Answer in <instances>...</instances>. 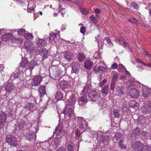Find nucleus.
Masks as SVG:
<instances>
[{
    "label": "nucleus",
    "instance_id": "f704fd0d",
    "mask_svg": "<svg viewBox=\"0 0 151 151\" xmlns=\"http://www.w3.org/2000/svg\"><path fill=\"white\" fill-rule=\"evenodd\" d=\"M27 102H29V100H30V98H27ZM29 109L32 111H33L34 110H35L36 108V106L35 105H33L31 103L30 104L29 103Z\"/></svg>",
    "mask_w": 151,
    "mask_h": 151
},
{
    "label": "nucleus",
    "instance_id": "09e8293b",
    "mask_svg": "<svg viewBox=\"0 0 151 151\" xmlns=\"http://www.w3.org/2000/svg\"><path fill=\"white\" fill-rule=\"evenodd\" d=\"M90 19L93 23H96L97 22L96 18L94 17L93 15L90 16Z\"/></svg>",
    "mask_w": 151,
    "mask_h": 151
},
{
    "label": "nucleus",
    "instance_id": "4d7b16f0",
    "mask_svg": "<svg viewBox=\"0 0 151 151\" xmlns=\"http://www.w3.org/2000/svg\"><path fill=\"white\" fill-rule=\"evenodd\" d=\"M129 21L132 23L137 24L138 23V21L134 18L130 19H129Z\"/></svg>",
    "mask_w": 151,
    "mask_h": 151
},
{
    "label": "nucleus",
    "instance_id": "6e6d98bb",
    "mask_svg": "<svg viewBox=\"0 0 151 151\" xmlns=\"http://www.w3.org/2000/svg\"><path fill=\"white\" fill-rule=\"evenodd\" d=\"M81 13L84 15H86L88 12L87 9L84 8L81 9Z\"/></svg>",
    "mask_w": 151,
    "mask_h": 151
},
{
    "label": "nucleus",
    "instance_id": "cd10ccee",
    "mask_svg": "<svg viewBox=\"0 0 151 151\" xmlns=\"http://www.w3.org/2000/svg\"><path fill=\"white\" fill-rule=\"evenodd\" d=\"M29 64V62L27 59H22V61L20 64V66L23 68L26 67L27 65Z\"/></svg>",
    "mask_w": 151,
    "mask_h": 151
},
{
    "label": "nucleus",
    "instance_id": "bf43d9fd",
    "mask_svg": "<svg viewBox=\"0 0 151 151\" xmlns=\"http://www.w3.org/2000/svg\"><path fill=\"white\" fill-rule=\"evenodd\" d=\"M78 104L79 106H83L84 105L86 104L87 102H85L84 101H80V100H79V99H78Z\"/></svg>",
    "mask_w": 151,
    "mask_h": 151
},
{
    "label": "nucleus",
    "instance_id": "aec40b11",
    "mask_svg": "<svg viewBox=\"0 0 151 151\" xmlns=\"http://www.w3.org/2000/svg\"><path fill=\"white\" fill-rule=\"evenodd\" d=\"M12 37V36L11 33H7L3 34L2 35L1 39L2 41H6Z\"/></svg>",
    "mask_w": 151,
    "mask_h": 151
},
{
    "label": "nucleus",
    "instance_id": "473e14b6",
    "mask_svg": "<svg viewBox=\"0 0 151 151\" xmlns=\"http://www.w3.org/2000/svg\"><path fill=\"white\" fill-rule=\"evenodd\" d=\"M118 147H120L121 149L125 150L126 149V146L123 143V140L121 139L118 142Z\"/></svg>",
    "mask_w": 151,
    "mask_h": 151
},
{
    "label": "nucleus",
    "instance_id": "39448f33",
    "mask_svg": "<svg viewBox=\"0 0 151 151\" xmlns=\"http://www.w3.org/2000/svg\"><path fill=\"white\" fill-rule=\"evenodd\" d=\"M132 146L136 151H142L144 148L143 144L138 141L133 142Z\"/></svg>",
    "mask_w": 151,
    "mask_h": 151
},
{
    "label": "nucleus",
    "instance_id": "a18cd8bd",
    "mask_svg": "<svg viewBox=\"0 0 151 151\" xmlns=\"http://www.w3.org/2000/svg\"><path fill=\"white\" fill-rule=\"evenodd\" d=\"M98 69L100 71L104 72L106 71L107 69L104 66H99L98 67Z\"/></svg>",
    "mask_w": 151,
    "mask_h": 151
},
{
    "label": "nucleus",
    "instance_id": "7ed1b4c3",
    "mask_svg": "<svg viewBox=\"0 0 151 151\" xmlns=\"http://www.w3.org/2000/svg\"><path fill=\"white\" fill-rule=\"evenodd\" d=\"M73 109L70 104L66 105L65 109L63 110V112L64 114H62L63 117L65 118L66 116H68L69 117L71 116V114L73 113Z\"/></svg>",
    "mask_w": 151,
    "mask_h": 151
},
{
    "label": "nucleus",
    "instance_id": "8fccbe9b",
    "mask_svg": "<svg viewBox=\"0 0 151 151\" xmlns=\"http://www.w3.org/2000/svg\"><path fill=\"white\" fill-rule=\"evenodd\" d=\"M123 136L122 134L120 132H117L115 135V138L116 139H118L119 138Z\"/></svg>",
    "mask_w": 151,
    "mask_h": 151
},
{
    "label": "nucleus",
    "instance_id": "774afa93",
    "mask_svg": "<svg viewBox=\"0 0 151 151\" xmlns=\"http://www.w3.org/2000/svg\"><path fill=\"white\" fill-rule=\"evenodd\" d=\"M13 78L15 79L18 78H19V73L14 74L13 75Z\"/></svg>",
    "mask_w": 151,
    "mask_h": 151
},
{
    "label": "nucleus",
    "instance_id": "a19ab883",
    "mask_svg": "<svg viewBox=\"0 0 151 151\" xmlns=\"http://www.w3.org/2000/svg\"><path fill=\"white\" fill-rule=\"evenodd\" d=\"M79 100H80V101H84L85 102H87V101H88V98H87V95H83L81 97H80L78 99Z\"/></svg>",
    "mask_w": 151,
    "mask_h": 151
},
{
    "label": "nucleus",
    "instance_id": "423d86ee",
    "mask_svg": "<svg viewBox=\"0 0 151 151\" xmlns=\"http://www.w3.org/2000/svg\"><path fill=\"white\" fill-rule=\"evenodd\" d=\"M35 54H38L42 56V59L44 60L48 56V51L45 48H42L39 50L37 49V53Z\"/></svg>",
    "mask_w": 151,
    "mask_h": 151
},
{
    "label": "nucleus",
    "instance_id": "37998d69",
    "mask_svg": "<svg viewBox=\"0 0 151 151\" xmlns=\"http://www.w3.org/2000/svg\"><path fill=\"white\" fill-rule=\"evenodd\" d=\"M104 40L106 41L108 43L109 46L112 47L114 46L113 44L111 42V39L108 37H106L104 38Z\"/></svg>",
    "mask_w": 151,
    "mask_h": 151
},
{
    "label": "nucleus",
    "instance_id": "412c9836",
    "mask_svg": "<svg viewBox=\"0 0 151 151\" xmlns=\"http://www.w3.org/2000/svg\"><path fill=\"white\" fill-rule=\"evenodd\" d=\"M64 97L63 93L60 91H57L55 94V98L58 100H61Z\"/></svg>",
    "mask_w": 151,
    "mask_h": 151
},
{
    "label": "nucleus",
    "instance_id": "72a5a7b5",
    "mask_svg": "<svg viewBox=\"0 0 151 151\" xmlns=\"http://www.w3.org/2000/svg\"><path fill=\"white\" fill-rule=\"evenodd\" d=\"M91 86L90 84L88 83L84 87L82 91V92L83 94L86 93L89 89L91 88Z\"/></svg>",
    "mask_w": 151,
    "mask_h": 151
},
{
    "label": "nucleus",
    "instance_id": "f03ea898",
    "mask_svg": "<svg viewBox=\"0 0 151 151\" xmlns=\"http://www.w3.org/2000/svg\"><path fill=\"white\" fill-rule=\"evenodd\" d=\"M6 142L12 146L15 147L18 145L17 139L13 135L7 136L6 138Z\"/></svg>",
    "mask_w": 151,
    "mask_h": 151
},
{
    "label": "nucleus",
    "instance_id": "c85d7f7f",
    "mask_svg": "<svg viewBox=\"0 0 151 151\" xmlns=\"http://www.w3.org/2000/svg\"><path fill=\"white\" fill-rule=\"evenodd\" d=\"M75 148L74 145L73 143L71 142L67 146V151H74Z\"/></svg>",
    "mask_w": 151,
    "mask_h": 151
},
{
    "label": "nucleus",
    "instance_id": "69168bd1",
    "mask_svg": "<svg viewBox=\"0 0 151 151\" xmlns=\"http://www.w3.org/2000/svg\"><path fill=\"white\" fill-rule=\"evenodd\" d=\"M5 121L0 120V129L2 128L5 124Z\"/></svg>",
    "mask_w": 151,
    "mask_h": 151
},
{
    "label": "nucleus",
    "instance_id": "bb28decb",
    "mask_svg": "<svg viewBox=\"0 0 151 151\" xmlns=\"http://www.w3.org/2000/svg\"><path fill=\"white\" fill-rule=\"evenodd\" d=\"M77 98L76 97V96L73 93H72L71 96L70 97V105H73L76 102Z\"/></svg>",
    "mask_w": 151,
    "mask_h": 151
},
{
    "label": "nucleus",
    "instance_id": "3c124183",
    "mask_svg": "<svg viewBox=\"0 0 151 151\" xmlns=\"http://www.w3.org/2000/svg\"><path fill=\"white\" fill-rule=\"evenodd\" d=\"M17 33L19 35H23L25 32V30L23 29H19L17 31Z\"/></svg>",
    "mask_w": 151,
    "mask_h": 151
},
{
    "label": "nucleus",
    "instance_id": "052dcab7",
    "mask_svg": "<svg viewBox=\"0 0 151 151\" xmlns=\"http://www.w3.org/2000/svg\"><path fill=\"white\" fill-rule=\"evenodd\" d=\"M86 31V28L84 27H82L80 29V32L83 34H84Z\"/></svg>",
    "mask_w": 151,
    "mask_h": 151
},
{
    "label": "nucleus",
    "instance_id": "680f3d73",
    "mask_svg": "<svg viewBox=\"0 0 151 151\" xmlns=\"http://www.w3.org/2000/svg\"><path fill=\"white\" fill-rule=\"evenodd\" d=\"M118 67V65L117 64L115 63L112 64L111 65V68L112 69H115L117 68Z\"/></svg>",
    "mask_w": 151,
    "mask_h": 151
},
{
    "label": "nucleus",
    "instance_id": "f3484780",
    "mask_svg": "<svg viewBox=\"0 0 151 151\" xmlns=\"http://www.w3.org/2000/svg\"><path fill=\"white\" fill-rule=\"evenodd\" d=\"M39 92L40 97H43L46 93L45 86L44 85L40 86Z\"/></svg>",
    "mask_w": 151,
    "mask_h": 151
},
{
    "label": "nucleus",
    "instance_id": "13d9d810",
    "mask_svg": "<svg viewBox=\"0 0 151 151\" xmlns=\"http://www.w3.org/2000/svg\"><path fill=\"white\" fill-rule=\"evenodd\" d=\"M75 134L76 137H79L81 134V132L80 130L78 129L76 130L75 132Z\"/></svg>",
    "mask_w": 151,
    "mask_h": 151
},
{
    "label": "nucleus",
    "instance_id": "a878e982",
    "mask_svg": "<svg viewBox=\"0 0 151 151\" xmlns=\"http://www.w3.org/2000/svg\"><path fill=\"white\" fill-rule=\"evenodd\" d=\"M46 43V42L43 39H39L37 41V44L38 46L40 47L44 46Z\"/></svg>",
    "mask_w": 151,
    "mask_h": 151
},
{
    "label": "nucleus",
    "instance_id": "a211bd4d",
    "mask_svg": "<svg viewBox=\"0 0 151 151\" xmlns=\"http://www.w3.org/2000/svg\"><path fill=\"white\" fill-rule=\"evenodd\" d=\"M64 54L65 58L68 60H72L73 58V55L69 52L65 51Z\"/></svg>",
    "mask_w": 151,
    "mask_h": 151
},
{
    "label": "nucleus",
    "instance_id": "9d476101",
    "mask_svg": "<svg viewBox=\"0 0 151 151\" xmlns=\"http://www.w3.org/2000/svg\"><path fill=\"white\" fill-rule=\"evenodd\" d=\"M115 41L119 44L121 45L124 47L127 46L128 45L127 43L125 42L124 39L122 37H117L115 39Z\"/></svg>",
    "mask_w": 151,
    "mask_h": 151
},
{
    "label": "nucleus",
    "instance_id": "58836bf2",
    "mask_svg": "<svg viewBox=\"0 0 151 151\" xmlns=\"http://www.w3.org/2000/svg\"><path fill=\"white\" fill-rule=\"evenodd\" d=\"M62 127L61 125H58L57 127L55 129V132L57 134H59L62 132Z\"/></svg>",
    "mask_w": 151,
    "mask_h": 151
},
{
    "label": "nucleus",
    "instance_id": "20e7f679",
    "mask_svg": "<svg viewBox=\"0 0 151 151\" xmlns=\"http://www.w3.org/2000/svg\"><path fill=\"white\" fill-rule=\"evenodd\" d=\"M98 94V92L92 90L89 92L88 94V101H95L99 97Z\"/></svg>",
    "mask_w": 151,
    "mask_h": 151
},
{
    "label": "nucleus",
    "instance_id": "0eeeda50",
    "mask_svg": "<svg viewBox=\"0 0 151 151\" xmlns=\"http://www.w3.org/2000/svg\"><path fill=\"white\" fill-rule=\"evenodd\" d=\"M141 132V129L139 127H136L133 129L132 133L131 134V137L133 140L135 139L139 136Z\"/></svg>",
    "mask_w": 151,
    "mask_h": 151
},
{
    "label": "nucleus",
    "instance_id": "4c0bfd02",
    "mask_svg": "<svg viewBox=\"0 0 151 151\" xmlns=\"http://www.w3.org/2000/svg\"><path fill=\"white\" fill-rule=\"evenodd\" d=\"M78 60L80 62L83 61L85 59V57L84 55L81 53H79L78 55Z\"/></svg>",
    "mask_w": 151,
    "mask_h": 151
},
{
    "label": "nucleus",
    "instance_id": "dca6fc26",
    "mask_svg": "<svg viewBox=\"0 0 151 151\" xmlns=\"http://www.w3.org/2000/svg\"><path fill=\"white\" fill-rule=\"evenodd\" d=\"M142 95L145 98H147L151 95L150 91L147 89H143L142 92Z\"/></svg>",
    "mask_w": 151,
    "mask_h": 151
},
{
    "label": "nucleus",
    "instance_id": "de8ad7c7",
    "mask_svg": "<svg viewBox=\"0 0 151 151\" xmlns=\"http://www.w3.org/2000/svg\"><path fill=\"white\" fill-rule=\"evenodd\" d=\"M57 111L59 115V117L60 118H63V117L62 114H64L63 112H62L63 110H62L60 108H59L57 109Z\"/></svg>",
    "mask_w": 151,
    "mask_h": 151
},
{
    "label": "nucleus",
    "instance_id": "ddd939ff",
    "mask_svg": "<svg viewBox=\"0 0 151 151\" xmlns=\"http://www.w3.org/2000/svg\"><path fill=\"white\" fill-rule=\"evenodd\" d=\"M14 84L11 82L7 83L5 88V90L6 92H10L14 88Z\"/></svg>",
    "mask_w": 151,
    "mask_h": 151
},
{
    "label": "nucleus",
    "instance_id": "864d4df0",
    "mask_svg": "<svg viewBox=\"0 0 151 151\" xmlns=\"http://www.w3.org/2000/svg\"><path fill=\"white\" fill-rule=\"evenodd\" d=\"M115 83L111 81L110 85V89L111 91H114L115 87Z\"/></svg>",
    "mask_w": 151,
    "mask_h": 151
},
{
    "label": "nucleus",
    "instance_id": "f8f14e48",
    "mask_svg": "<svg viewBox=\"0 0 151 151\" xmlns=\"http://www.w3.org/2000/svg\"><path fill=\"white\" fill-rule=\"evenodd\" d=\"M142 110L143 113L145 114L151 111V102L146 104L142 108Z\"/></svg>",
    "mask_w": 151,
    "mask_h": 151
},
{
    "label": "nucleus",
    "instance_id": "5fc2aeb1",
    "mask_svg": "<svg viewBox=\"0 0 151 151\" xmlns=\"http://www.w3.org/2000/svg\"><path fill=\"white\" fill-rule=\"evenodd\" d=\"M107 79H104L102 81L99 82V86L102 87L107 82Z\"/></svg>",
    "mask_w": 151,
    "mask_h": 151
},
{
    "label": "nucleus",
    "instance_id": "9b49d317",
    "mask_svg": "<svg viewBox=\"0 0 151 151\" xmlns=\"http://www.w3.org/2000/svg\"><path fill=\"white\" fill-rule=\"evenodd\" d=\"M72 64V69L71 72L77 73L79 71L80 68V65L77 62L73 63Z\"/></svg>",
    "mask_w": 151,
    "mask_h": 151
},
{
    "label": "nucleus",
    "instance_id": "49530a36",
    "mask_svg": "<svg viewBox=\"0 0 151 151\" xmlns=\"http://www.w3.org/2000/svg\"><path fill=\"white\" fill-rule=\"evenodd\" d=\"M142 135L143 136H144L145 138H148L149 137L150 134L147 131H143L142 133Z\"/></svg>",
    "mask_w": 151,
    "mask_h": 151
},
{
    "label": "nucleus",
    "instance_id": "c03bdc74",
    "mask_svg": "<svg viewBox=\"0 0 151 151\" xmlns=\"http://www.w3.org/2000/svg\"><path fill=\"white\" fill-rule=\"evenodd\" d=\"M24 37L25 39H29L33 37L32 34L30 33H25L24 35Z\"/></svg>",
    "mask_w": 151,
    "mask_h": 151
},
{
    "label": "nucleus",
    "instance_id": "b1692460",
    "mask_svg": "<svg viewBox=\"0 0 151 151\" xmlns=\"http://www.w3.org/2000/svg\"><path fill=\"white\" fill-rule=\"evenodd\" d=\"M116 90L119 94L120 95H124L125 93L124 89V87L122 86H118L116 88Z\"/></svg>",
    "mask_w": 151,
    "mask_h": 151
},
{
    "label": "nucleus",
    "instance_id": "6e6552de",
    "mask_svg": "<svg viewBox=\"0 0 151 151\" xmlns=\"http://www.w3.org/2000/svg\"><path fill=\"white\" fill-rule=\"evenodd\" d=\"M42 79L41 76H37L32 78L31 81V85L33 86H38L39 85Z\"/></svg>",
    "mask_w": 151,
    "mask_h": 151
},
{
    "label": "nucleus",
    "instance_id": "2f4dec72",
    "mask_svg": "<svg viewBox=\"0 0 151 151\" xmlns=\"http://www.w3.org/2000/svg\"><path fill=\"white\" fill-rule=\"evenodd\" d=\"M58 143L59 139L58 138H55L52 141L51 144L54 148L56 149L58 145Z\"/></svg>",
    "mask_w": 151,
    "mask_h": 151
},
{
    "label": "nucleus",
    "instance_id": "e433bc0d",
    "mask_svg": "<svg viewBox=\"0 0 151 151\" xmlns=\"http://www.w3.org/2000/svg\"><path fill=\"white\" fill-rule=\"evenodd\" d=\"M138 104L134 100H131L129 103V105L132 108H134L137 107V104Z\"/></svg>",
    "mask_w": 151,
    "mask_h": 151
},
{
    "label": "nucleus",
    "instance_id": "f257e3e1",
    "mask_svg": "<svg viewBox=\"0 0 151 151\" xmlns=\"http://www.w3.org/2000/svg\"><path fill=\"white\" fill-rule=\"evenodd\" d=\"M24 48L28 51L33 52L37 53V47H35L33 42L30 41H26L24 42Z\"/></svg>",
    "mask_w": 151,
    "mask_h": 151
},
{
    "label": "nucleus",
    "instance_id": "1a4fd4ad",
    "mask_svg": "<svg viewBox=\"0 0 151 151\" xmlns=\"http://www.w3.org/2000/svg\"><path fill=\"white\" fill-rule=\"evenodd\" d=\"M129 95L132 98L134 99L137 98L139 96V92L135 88L130 89L129 92Z\"/></svg>",
    "mask_w": 151,
    "mask_h": 151
},
{
    "label": "nucleus",
    "instance_id": "7c9ffc66",
    "mask_svg": "<svg viewBox=\"0 0 151 151\" xmlns=\"http://www.w3.org/2000/svg\"><path fill=\"white\" fill-rule=\"evenodd\" d=\"M130 7L132 10L135 11L138 9V6L135 2L132 3L130 4Z\"/></svg>",
    "mask_w": 151,
    "mask_h": 151
},
{
    "label": "nucleus",
    "instance_id": "4be33fe9",
    "mask_svg": "<svg viewBox=\"0 0 151 151\" xmlns=\"http://www.w3.org/2000/svg\"><path fill=\"white\" fill-rule=\"evenodd\" d=\"M26 123L24 121L22 120L20 122L17 123V124L15 125L16 128H18L19 129H22L25 126Z\"/></svg>",
    "mask_w": 151,
    "mask_h": 151
},
{
    "label": "nucleus",
    "instance_id": "ea45409f",
    "mask_svg": "<svg viewBox=\"0 0 151 151\" xmlns=\"http://www.w3.org/2000/svg\"><path fill=\"white\" fill-rule=\"evenodd\" d=\"M119 76V75L118 73H116L113 75L112 77L111 82L116 83L117 81L118 77Z\"/></svg>",
    "mask_w": 151,
    "mask_h": 151
},
{
    "label": "nucleus",
    "instance_id": "4468645a",
    "mask_svg": "<svg viewBox=\"0 0 151 151\" xmlns=\"http://www.w3.org/2000/svg\"><path fill=\"white\" fill-rule=\"evenodd\" d=\"M36 136L35 134L32 131H29L26 136L27 139L30 141L32 140L33 139H35L36 138Z\"/></svg>",
    "mask_w": 151,
    "mask_h": 151
},
{
    "label": "nucleus",
    "instance_id": "603ef678",
    "mask_svg": "<svg viewBox=\"0 0 151 151\" xmlns=\"http://www.w3.org/2000/svg\"><path fill=\"white\" fill-rule=\"evenodd\" d=\"M122 110L124 112H128L129 110V108L126 106V105L124 104L122 106Z\"/></svg>",
    "mask_w": 151,
    "mask_h": 151
},
{
    "label": "nucleus",
    "instance_id": "e2e57ef3",
    "mask_svg": "<svg viewBox=\"0 0 151 151\" xmlns=\"http://www.w3.org/2000/svg\"><path fill=\"white\" fill-rule=\"evenodd\" d=\"M118 70H121L124 68V66L122 64H119L118 65Z\"/></svg>",
    "mask_w": 151,
    "mask_h": 151
},
{
    "label": "nucleus",
    "instance_id": "393cba45",
    "mask_svg": "<svg viewBox=\"0 0 151 151\" xmlns=\"http://www.w3.org/2000/svg\"><path fill=\"white\" fill-rule=\"evenodd\" d=\"M68 82L64 80L60 81L59 83V85L62 89H66L67 88Z\"/></svg>",
    "mask_w": 151,
    "mask_h": 151
},
{
    "label": "nucleus",
    "instance_id": "6ab92c4d",
    "mask_svg": "<svg viewBox=\"0 0 151 151\" xmlns=\"http://www.w3.org/2000/svg\"><path fill=\"white\" fill-rule=\"evenodd\" d=\"M37 64L36 61L34 60H32L28 64L27 69H29L30 70H32L34 67Z\"/></svg>",
    "mask_w": 151,
    "mask_h": 151
},
{
    "label": "nucleus",
    "instance_id": "5701e85b",
    "mask_svg": "<svg viewBox=\"0 0 151 151\" xmlns=\"http://www.w3.org/2000/svg\"><path fill=\"white\" fill-rule=\"evenodd\" d=\"M109 85L106 84L103 88L101 90V93L105 95H107L109 93Z\"/></svg>",
    "mask_w": 151,
    "mask_h": 151
},
{
    "label": "nucleus",
    "instance_id": "c9c22d12",
    "mask_svg": "<svg viewBox=\"0 0 151 151\" xmlns=\"http://www.w3.org/2000/svg\"><path fill=\"white\" fill-rule=\"evenodd\" d=\"M119 110L118 109H115L113 111V114L115 117L118 118L120 116V114L119 113Z\"/></svg>",
    "mask_w": 151,
    "mask_h": 151
},
{
    "label": "nucleus",
    "instance_id": "79ce46f5",
    "mask_svg": "<svg viewBox=\"0 0 151 151\" xmlns=\"http://www.w3.org/2000/svg\"><path fill=\"white\" fill-rule=\"evenodd\" d=\"M56 35H57L56 34L51 33L50 34V36L49 37V41L50 42H52Z\"/></svg>",
    "mask_w": 151,
    "mask_h": 151
},
{
    "label": "nucleus",
    "instance_id": "0e129e2a",
    "mask_svg": "<svg viewBox=\"0 0 151 151\" xmlns=\"http://www.w3.org/2000/svg\"><path fill=\"white\" fill-rule=\"evenodd\" d=\"M27 12H30L31 11L33 10L34 9V7L33 6L29 7V4H28L27 6Z\"/></svg>",
    "mask_w": 151,
    "mask_h": 151
},
{
    "label": "nucleus",
    "instance_id": "338daca9",
    "mask_svg": "<svg viewBox=\"0 0 151 151\" xmlns=\"http://www.w3.org/2000/svg\"><path fill=\"white\" fill-rule=\"evenodd\" d=\"M65 149L63 147H59L56 151H65Z\"/></svg>",
    "mask_w": 151,
    "mask_h": 151
},
{
    "label": "nucleus",
    "instance_id": "c756f323",
    "mask_svg": "<svg viewBox=\"0 0 151 151\" xmlns=\"http://www.w3.org/2000/svg\"><path fill=\"white\" fill-rule=\"evenodd\" d=\"M7 116L6 114L2 111H0V120L5 121Z\"/></svg>",
    "mask_w": 151,
    "mask_h": 151
},
{
    "label": "nucleus",
    "instance_id": "2eb2a0df",
    "mask_svg": "<svg viewBox=\"0 0 151 151\" xmlns=\"http://www.w3.org/2000/svg\"><path fill=\"white\" fill-rule=\"evenodd\" d=\"M93 63L92 61L87 60L84 63L85 68L88 70H90L92 68Z\"/></svg>",
    "mask_w": 151,
    "mask_h": 151
}]
</instances>
